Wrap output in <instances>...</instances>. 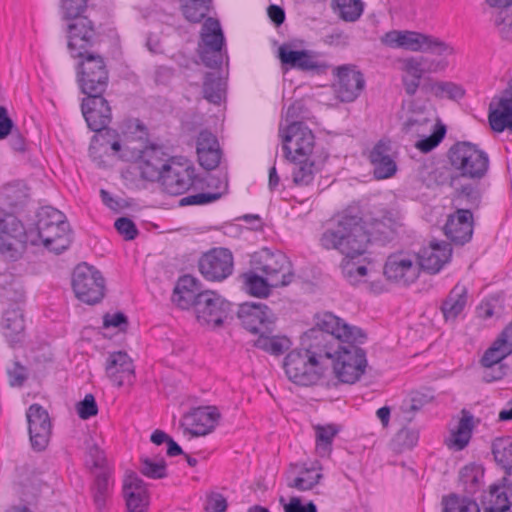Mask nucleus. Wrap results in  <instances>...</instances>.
Segmentation results:
<instances>
[{
    "instance_id": "41",
    "label": "nucleus",
    "mask_w": 512,
    "mask_h": 512,
    "mask_svg": "<svg viewBox=\"0 0 512 512\" xmlns=\"http://www.w3.org/2000/svg\"><path fill=\"white\" fill-rule=\"evenodd\" d=\"M491 504L488 507H495L501 511L511 512L512 506V479L510 476H503L490 485Z\"/></svg>"
},
{
    "instance_id": "63",
    "label": "nucleus",
    "mask_w": 512,
    "mask_h": 512,
    "mask_svg": "<svg viewBox=\"0 0 512 512\" xmlns=\"http://www.w3.org/2000/svg\"><path fill=\"white\" fill-rule=\"evenodd\" d=\"M220 192H202L194 195H188L179 200V206L206 205L220 199Z\"/></svg>"
},
{
    "instance_id": "46",
    "label": "nucleus",
    "mask_w": 512,
    "mask_h": 512,
    "mask_svg": "<svg viewBox=\"0 0 512 512\" xmlns=\"http://www.w3.org/2000/svg\"><path fill=\"white\" fill-rule=\"evenodd\" d=\"M441 506L442 512H481L479 504L473 497L455 492L443 495Z\"/></svg>"
},
{
    "instance_id": "38",
    "label": "nucleus",
    "mask_w": 512,
    "mask_h": 512,
    "mask_svg": "<svg viewBox=\"0 0 512 512\" xmlns=\"http://www.w3.org/2000/svg\"><path fill=\"white\" fill-rule=\"evenodd\" d=\"M475 427L474 417L467 410H461V418L455 430L451 431L450 438L446 441L449 448L461 451L469 444L473 429Z\"/></svg>"
},
{
    "instance_id": "9",
    "label": "nucleus",
    "mask_w": 512,
    "mask_h": 512,
    "mask_svg": "<svg viewBox=\"0 0 512 512\" xmlns=\"http://www.w3.org/2000/svg\"><path fill=\"white\" fill-rule=\"evenodd\" d=\"M60 7L63 18L71 21L67 26L70 46L81 47L90 43L99 32V27L88 15H84L88 0H60Z\"/></svg>"
},
{
    "instance_id": "13",
    "label": "nucleus",
    "mask_w": 512,
    "mask_h": 512,
    "mask_svg": "<svg viewBox=\"0 0 512 512\" xmlns=\"http://www.w3.org/2000/svg\"><path fill=\"white\" fill-rule=\"evenodd\" d=\"M284 157L296 162L300 158L311 157L315 136L305 123H290L285 128L279 127Z\"/></svg>"
},
{
    "instance_id": "21",
    "label": "nucleus",
    "mask_w": 512,
    "mask_h": 512,
    "mask_svg": "<svg viewBox=\"0 0 512 512\" xmlns=\"http://www.w3.org/2000/svg\"><path fill=\"white\" fill-rule=\"evenodd\" d=\"M333 74L337 77L333 83V89L336 97L341 102L350 103L355 101L365 88V78L363 73L357 69L356 65L344 64L333 69Z\"/></svg>"
},
{
    "instance_id": "20",
    "label": "nucleus",
    "mask_w": 512,
    "mask_h": 512,
    "mask_svg": "<svg viewBox=\"0 0 512 512\" xmlns=\"http://www.w3.org/2000/svg\"><path fill=\"white\" fill-rule=\"evenodd\" d=\"M419 261L414 254L398 252L387 257L384 275L387 280L402 286L414 283L420 275Z\"/></svg>"
},
{
    "instance_id": "11",
    "label": "nucleus",
    "mask_w": 512,
    "mask_h": 512,
    "mask_svg": "<svg viewBox=\"0 0 512 512\" xmlns=\"http://www.w3.org/2000/svg\"><path fill=\"white\" fill-rule=\"evenodd\" d=\"M72 288L81 302L95 305L105 296V279L99 270L83 262L73 270Z\"/></svg>"
},
{
    "instance_id": "3",
    "label": "nucleus",
    "mask_w": 512,
    "mask_h": 512,
    "mask_svg": "<svg viewBox=\"0 0 512 512\" xmlns=\"http://www.w3.org/2000/svg\"><path fill=\"white\" fill-rule=\"evenodd\" d=\"M313 319L314 326L301 336V346L327 371L329 363L345 345L343 327L350 325L329 311L316 313Z\"/></svg>"
},
{
    "instance_id": "42",
    "label": "nucleus",
    "mask_w": 512,
    "mask_h": 512,
    "mask_svg": "<svg viewBox=\"0 0 512 512\" xmlns=\"http://www.w3.org/2000/svg\"><path fill=\"white\" fill-rule=\"evenodd\" d=\"M25 291L22 283L13 275L7 274L0 281V303L20 305L24 302Z\"/></svg>"
},
{
    "instance_id": "22",
    "label": "nucleus",
    "mask_w": 512,
    "mask_h": 512,
    "mask_svg": "<svg viewBox=\"0 0 512 512\" xmlns=\"http://www.w3.org/2000/svg\"><path fill=\"white\" fill-rule=\"evenodd\" d=\"M278 58L283 68L312 71L318 75L325 74L329 65L317 60L314 52L306 49L295 50L291 43H283L278 48Z\"/></svg>"
},
{
    "instance_id": "32",
    "label": "nucleus",
    "mask_w": 512,
    "mask_h": 512,
    "mask_svg": "<svg viewBox=\"0 0 512 512\" xmlns=\"http://www.w3.org/2000/svg\"><path fill=\"white\" fill-rule=\"evenodd\" d=\"M105 371L110 381L118 387L132 384L135 379L133 361L125 351L110 353Z\"/></svg>"
},
{
    "instance_id": "8",
    "label": "nucleus",
    "mask_w": 512,
    "mask_h": 512,
    "mask_svg": "<svg viewBox=\"0 0 512 512\" xmlns=\"http://www.w3.org/2000/svg\"><path fill=\"white\" fill-rule=\"evenodd\" d=\"M125 151H130V154L124 152L120 155V159L125 161L141 160V177L151 182L160 180L174 162L163 146L149 142L141 146L125 144Z\"/></svg>"
},
{
    "instance_id": "27",
    "label": "nucleus",
    "mask_w": 512,
    "mask_h": 512,
    "mask_svg": "<svg viewBox=\"0 0 512 512\" xmlns=\"http://www.w3.org/2000/svg\"><path fill=\"white\" fill-rule=\"evenodd\" d=\"M197 175L192 165L172 162L160 180L165 192L170 195H181L195 183Z\"/></svg>"
},
{
    "instance_id": "45",
    "label": "nucleus",
    "mask_w": 512,
    "mask_h": 512,
    "mask_svg": "<svg viewBox=\"0 0 512 512\" xmlns=\"http://www.w3.org/2000/svg\"><path fill=\"white\" fill-rule=\"evenodd\" d=\"M484 470L480 465L470 463L461 468L459 482L463 487L464 494L473 497L482 487Z\"/></svg>"
},
{
    "instance_id": "28",
    "label": "nucleus",
    "mask_w": 512,
    "mask_h": 512,
    "mask_svg": "<svg viewBox=\"0 0 512 512\" xmlns=\"http://www.w3.org/2000/svg\"><path fill=\"white\" fill-rule=\"evenodd\" d=\"M446 237L455 245L468 243L473 235V214L470 209L457 208L443 227Z\"/></svg>"
},
{
    "instance_id": "50",
    "label": "nucleus",
    "mask_w": 512,
    "mask_h": 512,
    "mask_svg": "<svg viewBox=\"0 0 512 512\" xmlns=\"http://www.w3.org/2000/svg\"><path fill=\"white\" fill-rule=\"evenodd\" d=\"M316 433V449L321 456L330 454L334 437L340 432L336 424L317 425L314 427Z\"/></svg>"
},
{
    "instance_id": "62",
    "label": "nucleus",
    "mask_w": 512,
    "mask_h": 512,
    "mask_svg": "<svg viewBox=\"0 0 512 512\" xmlns=\"http://www.w3.org/2000/svg\"><path fill=\"white\" fill-rule=\"evenodd\" d=\"M279 502L283 506L284 512H318L317 506L313 501L303 503L302 499L298 496L291 497L289 502H286L285 498L281 496Z\"/></svg>"
},
{
    "instance_id": "60",
    "label": "nucleus",
    "mask_w": 512,
    "mask_h": 512,
    "mask_svg": "<svg viewBox=\"0 0 512 512\" xmlns=\"http://www.w3.org/2000/svg\"><path fill=\"white\" fill-rule=\"evenodd\" d=\"M203 291L178 289L176 285L172 295V301L181 309H189L193 307L194 310L197 308L199 297Z\"/></svg>"
},
{
    "instance_id": "53",
    "label": "nucleus",
    "mask_w": 512,
    "mask_h": 512,
    "mask_svg": "<svg viewBox=\"0 0 512 512\" xmlns=\"http://www.w3.org/2000/svg\"><path fill=\"white\" fill-rule=\"evenodd\" d=\"M431 123V119L424 107L415 108L414 104L411 105L410 115L403 123V131L406 133L415 132L419 133L422 127Z\"/></svg>"
},
{
    "instance_id": "40",
    "label": "nucleus",
    "mask_w": 512,
    "mask_h": 512,
    "mask_svg": "<svg viewBox=\"0 0 512 512\" xmlns=\"http://www.w3.org/2000/svg\"><path fill=\"white\" fill-rule=\"evenodd\" d=\"M467 303V289L456 284L442 301L440 310L446 321L455 320L464 310Z\"/></svg>"
},
{
    "instance_id": "56",
    "label": "nucleus",
    "mask_w": 512,
    "mask_h": 512,
    "mask_svg": "<svg viewBox=\"0 0 512 512\" xmlns=\"http://www.w3.org/2000/svg\"><path fill=\"white\" fill-rule=\"evenodd\" d=\"M140 462V472L144 476L151 479H163L167 477V464L163 458L159 461H154L149 457H142Z\"/></svg>"
},
{
    "instance_id": "16",
    "label": "nucleus",
    "mask_w": 512,
    "mask_h": 512,
    "mask_svg": "<svg viewBox=\"0 0 512 512\" xmlns=\"http://www.w3.org/2000/svg\"><path fill=\"white\" fill-rule=\"evenodd\" d=\"M195 313L200 323L220 327L233 318V305L217 292L205 290L199 297Z\"/></svg>"
},
{
    "instance_id": "17",
    "label": "nucleus",
    "mask_w": 512,
    "mask_h": 512,
    "mask_svg": "<svg viewBox=\"0 0 512 512\" xmlns=\"http://www.w3.org/2000/svg\"><path fill=\"white\" fill-rule=\"evenodd\" d=\"M198 269L208 281H223L233 273V254L230 249L225 247L211 248L199 258Z\"/></svg>"
},
{
    "instance_id": "25",
    "label": "nucleus",
    "mask_w": 512,
    "mask_h": 512,
    "mask_svg": "<svg viewBox=\"0 0 512 512\" xmlns=\"http://www.w3.org/2000/svg\"><path fill=\"white\" fill-rule=\"evenodd\" d=\"M219 419L220 413L215 406L196 407L184 415L181 427H184V435L205 436L215 429Z\"/></svg>"
},
{
    "instance_id": "19",
    "label": "nucleus",
    "mask_w": 512,
    "mask_h": 512,
    "mask_svg": "<svg viewBox=\"0 0 512 512\" xmlns=\"http://www.w3.org/2000/svg\"><path fill=\"white\" fill-rule=\"evenodd\" d=\"M425 57H410L404 60L403 71L405 75L402 76V83L405 92L409 96H414L418 89L425 94H433L437 97L440 81H433L431 78H425L422 82L421 79L425 71L430 70L427 66Z\"/></svg>"
},
{
    "instance_id": "58",
    "label": "nucleus",
    "mask_w": 512,
    "mask_h": 512,
    "mask_svg": "<svg viewBox=\"0 0 512 512\" xmlns=\"http://www.w3.org/2000/svg\"><path fill=\"white\" fill-rule=\"evenodd\" d=\"M220 78L213 72H206L204 75L202 90L206 100L218 104L221 101Z\"/></svg>"
},
{
    "instance_id": "5",
    "label": "nucleus",
    "mask_w": 512,
    "mask_h": 512,
    "mask_svg": "<svg viewBox=\"0 0 512 512\" xmlns=\"http://www.w3.org/2000/svg\"><path fill=\"white\" fill-rule=\"evenodd\" d=\"M345 345L329 363L336 378L345 384H354L367 367L366 351L359 345L367 340V334L357 326H344Z\"/></svg>"
},
{
    "instance_id": "6",
    "label": "nucleus",
    "mask_w": 512,
    "mask_h": 512,
    "mask_svg": "<svg viewBox=\"0 0 512 512\" xmlns=\"http://www.w3.org/2000/svg\"><path fill=\"white\" fill-rule=\"evenodd\" d=\"M446 156L458 181H481L488 172V154L472 142L457 141L448 149Z\"/></svg>"
},
{
    "instance_id": "43",
    "label": "nucleus",
    "mask_w": 512,
    "mask_h": 512,
    "mask_svg": "<svg viewBox=\"0 0 512 512\" xmlns=\"http://www.w3.org/2000/svg\"><path fill=\"white\" fill-rule=\"evenodd\" d=\"M253 346L272 356H281L292 346V341L285 335H272L261 333L254 341Z\"/></svg>"
},
{
    "instance_id": "57",
    "label": "nucleus",
    "mask_w": 512,
    "mask_h": 512,
    "mask_svg": "<svg viewBox=\"0 0 512 512\" xmlns=\"http://www.w3.org/2000/svg\"><path fill=\"white\" fill-rule=\"evenodd\" d=\"M36 216V228L38 232L42 231V224L44 223L47 224L46 227L48 229L50 226L61 224V222L66 220L65 215L52 206L41 207Z\"/></svg>"
},
{
    "instance_id": "34",
    "label": "nucleus",
    "mask_w": 512,
    "mask_h": 512,
    "mask_svg": "<svg viewBox=\"0 0 512 512\" xmlns=\"http://www.w3.org/2000/svg\"><path fill=\"white\" fill-rule=\"evenodd\" d=\"M42 226V231L38 232V236L47 250L55 254H61L70 247L72 232L68 221L65 220L61 224L50 226L48 229L47 224L44 223Z\"/></svg>"
},
{
    "instance_id": "36",
    "label": "nucleus",
    "mask_w": 512,
    "mask_h": 512,
    "mask_svg": "<svg viewBox=\"0 0 512 512\" xmlns=\"http://www.w3.org/2000/svg\"><path fill=\"white\" fill-rule=\"evenodd\" d=\"M452 188L454 189L452 204L456 209H470L472 212L480 207L482 200L480 181L463 183V180H459V184Z\"/></svg>"
},
{
    "instance_id": "7",
    "label": "nucleus",
    "mask_w": 512,
    "mask_h": 512,
    "mask_svg": "<svg viewBox=\"0 0 512 512\" xmlns=\"http://www.w3.org/2000/svg\"><path fill=\"white\" fill-rule=\"evenodd\" d=\"M250 266L271 281L272 287H286L295 279L290 259L280 250L263 247L250 257Z\"/></svg>"
},
{
    "instance_id": "29",
    "label": "nucleus",
    "mask_w": 512,
    "mask_h": 512,
    "mask_svg": "<svg viewBox=\"0 0 512 512\" xmlns=\"http://www.w3.org/2000/svg\"><path fill=\"white\" fill-rule=\"evenodd\" d=\"M415 256L419 261L420 271L436 274L450 261L452 248L448 242L431 241L429 246L423 247Z\"/></svg>"
},
{
    "instance_id": "44",
    "label": "nucleus",
    "mask_w": 512,
    "mask_h": 512,
    "mask_svg": "<svg viewBox=\"0 0 512 512\" xmlns=\"http://www.w3.org/2000/svg\"><path fill=\"white\" fill-rule=\"evenodd\" d=\"M111 474L112 470L100 471L91 485V494L95 508L98 512H102L106 508L107 500L111 495Z\"/></svg>"
},
{
    "instance_id": "30",
    "label": "nucleus",
    "mask_w": 512,
    "mask_h": 512,
    "mask_svg": "<svg viewBox=\"0 0 512 512\" xmlns=\"http://www.w3.org/2000/svg\"><path fill=\"white\" fill-rule=\"evenodd\" d=\"M122 494L127 512H148L150 497L145 482L134 472L123 482Z\"/></svg>"
},
{
    "instance_id": "4",
    "label": "nucleus",
    "mask_w": 512,
    "mask_h": 512,
    "mask_svg": "<svg viewBox=\"0 0 512 512\" xmlns=\"http://www.w3.org/2000/svg\"><path fill=\"white\" fill-rule=\"evenodd\" d=\"M101 33L98 32L94 39L81 47L70 46L67 48L73 58H79L77 64V83L81 93H105L109 86V70L105 58L91 49L100 42Z\"/></svg>"
},
{
    "instance_id": "47",
    "label": "nucleus",
    "mask_w": 512,
    "mask_h": 512,
    "mask_svg": "<svg viewBox=\"0 0 512 512\" xmlns=\"http://www.w3.org/2000/svg\"><path fill=\"white\" fill-rule=\"evenodd\" d=\"M253 269L241 275L245 290L249 295L266 298L270 295L272 284L271 281L264 275L260 276Z\"/></svg>"
},
{
    "instance_id": "54",
    "label": "nucleus",
    "mask_w": 512,
    "mask_h": 512,
    "mask_svg": "<svg viewBox=\"0 0 512 512\" xmlns=\"http://www.w3.org/2000/svg\"><path fill=\"white\" fill-rule=\"evenodd\" d=\"M87 451L85 456L86 465L92 469H99L100 471L111 470L108 465L107 458L104 450H102L98 444L93 442H86Z\"/></svg>"
},
{
    "instance_id": "1",
    "label": "nucleus",
    "mask_w": 512,
    "mask_h": 512,
    "mask_svg": "<svg viewBox=\"0 0 512 512\" xmlns=\"http://www.w3.org/2000/svg\"><path fill=\"white\" fill-rule=\"evenodd\" d=\"M400 226L394 210L384 206L375 207L364 221L359 206L350 205L338 213L319 239L326 250H337L348 257H359L366 253L369 243L385 246L398 236Z\"/></svg>"
},
{
    "instance_id": "12",
    "label": "nucleus",
    "mask_w": 512,
    "mask_h": 512,
    "mask_svg": "<svg viewBox=\"0 0 512 512\" xmlns=\"http://www.w3.org/2000/svg\"><path fill=\"white\" fill-rule=\"evenodd\" d=\"M82 99L81 111L88 128L99 132L102 140L106 137H116L117 131L108 128L112 120V110L105 93H85Z\"/></svg>"
},
{
    "instance_id": "18",
    "label": "nucleus",
    "mask_w": 512,
    "mask_h": 512,
    "mask_svg": "<svg viewBox=\"0 0 512 512\" xmlns=\"http://www.w3.org/2000/svg\"><path fill=\"white\" fill-rule=\"evenodd\" d=\"M237 317L242 327L252 334L273 333L276 316L272 309L261 302H244L239 305Z\"/></svg>"
},
{
    "instance_id": "61",
    "label": "nucleus",
    "mask_w": 512,
    "mask_h": 512,
    "mask_svg": "<svg viewBox=\"0 0 512 512\" xmlns=\"http://www.w3.org/2000/svg\"><path fill=\"white\" fill-rule=\"evenodd\" d=\"M222 152L218 146L197 151L199 164L206 170H213L220 164Z\"/></svg>"
},
{
    "instance_id": "52",
    "label": "nucleus",
    "mask_w": 512,
    "mask_h": 512,
    "mask_svg": "<svg viewBox=\"0 0 512 512\" xmlns=\"http://www.w3.org/2000/svg\"><path fill=\"white\" fill-rule=\"evenodd\" d=\"M315 470L316 468L314 466L311 468H302L300 475L295 477L293 480L288 481L287 486L289 488L297 489L298 491L312 490L323 478L322 473H315L312 475Z\"/></svg>"
},
{
    "instance_id": "51",
    "label": "nucleus",
    "mask_w": 512,
    "mask_h": 512,
    "mask_svg": "<svg viewBox=\"0 0 512 512\" xmlns=\"http://www.w3.org/2000/svg\"><path fill=\"white\" fill-rule=\"evenodd\" d=\"M293 163L295 164L292 172L293 183L296 186L310 185L314 180L315 162L310 157H304Z\"/></svg>"
},
{
    "instance_id": "33",
    "label": "nucleus",
    "mask_w": 512,
    "mask_h": 512,
    "mask_svg": "<svg viewBox=\"0 0 512 512\" xmlns=\"http://www.w3.org/2000/svg\"><path fill=\"white\" fill-rule=\"evenodd\" d=\"M368 159L373 166L374 177L378 180L390 178L397 171L396 162L391 156L389 140H379L370 151Z\"/></svg>"
},
{
    "instance_id": "39",
    "label": "nucleus",
    "mask_w": 512,
    "mask_h": 512,
    "mask_svg": "<svg viewBox=\"0 0 512 512\" xmlns=\"http://www.w3.org/2000/svg\"><path fill=\"white\" fill-rule=\"evenodd\" d=\"M491 453L503 476H512V436H500L493 439Z\"/></svg>"
},
{
    "instance_id": "49",
    "label": "nucleus",
    "mask_w": 512,
    "mask_h": 512,
    "mask_svg": "<svg viewBox=\"0 0 512 512\" xmlns=\"http://www.w3.org/2000/svg\"><path fill=\"white\" fill-rule=\"evenodd\" d=\"M512 353V347L506 344V340L497 337L492 345L484 352L480 359V363L483 367H492L496 364L503 363L505 359Z\"/></svg>"
},
{
    "instance_id": "55",
    "label": "nucleus",
    "mask_w": 512,
    "mask_h": 512,
    "mask_svg": "<svg viewBox=\"0 0 512 512\" xmlns=\"http://www.w3.org/2000/svg\"><path fill=\"white\" fill-rule=\"evenodd\" d=\"M446 132V126L443 123L438 122L434 125L431 135L425 136L417 141L416 148L424 153L432 151L442 142Z\"/></svg>"
},
{
    "instance_id": "10",
    "label": "nucleus",
    "mask_w": 512,
    "mask_h": 512,
    "mask_svg": "<svg viewBox=\"0 0 512 512\" xmlns=\"http://www.w3.org/2000/svg\"><path fill=\"white\" fill-rule=\"evenodd\" d=\"M283 367L290 381L301 386H312L325 375L319 361L307 350L293 349L284 358Z\"/></svg>"
},
{
    "instance_id": "24",
    "label": "nucleus",
    "mask_w": 512,
    "mask_h": 512,
    "mask_svg": "<svg viewBox=\"0 0 512 512\" xmlns=\"http://www.w3.org/2000/svg\"><path fill=\"white\" fill-rule=\"evenodd\" d=\"M28 433L31 446L35 451L46 449L52 433V424L47 410L34 403L26 411Z\"/></svg>"
},
{
    "instance_id": "2",
    "label": "nucleus",
    "mask_w": 512,
    "mask_h": 512,
    "mask_svg": "<svg viewBox=\"0 0 512 512\" xmlns=\"http://www.w3.org/2000/svg\"><path fill=\"white\" fill-rule=\"evenodd\" d=\"M181 12L190 23L202 25L197 52L202 63L211 69H221L224 58L225 38L220 22L207 17L212 7V0H180Z\"/></svg>"
},
{
    "instance_id": "35",
    "label": "nucleus",
    "mask_w": 512,
    "mask_h": 512,
    "mask_svg": "<svg viewBox=\"0 0 512 512\" xmlns=\"http://www.w3.org/2000/svg\"><path fill=\"white\" fill-rule=\"evenodd\" d=\"M2 210L13 215L27 205L29 201V189L22 181H14L5 184L0 192Z\"/></svg>"
},
{
    "instance_id": "15",
    "label": "nucleus",
    "mask_w": 512,
    "mask_h": 512,
    "mask_svg": "<svg viewBox=\"0 0 512 512\" xmlns=\"http://www.w3.org/2000/svg\"><path fill=\"white\" fill-rule=\"evenodd\" d=\"M27 244L24 224L12 213L0 218V254L11 261L18 260Z\"/></svg>"
},
{
    "instance_id": "14",
    "label": "nucleus",
    "mask_w": 512,
    "mask_h": 512,
    "mask_svg": "<svg viewBox=\"0 0 512 512\" xmlns=\"http://www.w3.org/2000/svg\"><path fill=\"white\" fill-rule=\"evenodd\" d=\"M387 43L411 51L430 52L437 55H450L454 50L444 41L432 35L415 31H392L386 34Z\"/></svg>"
},
{
    "instance_id": "64",
    "label": "nucleus",
    "mask_w": 512,
    "mask_h": 512,
    "mask_svg": "<svg viewBox=\"0 0 512 512\" xmlns=\"http://www.w3.org/2000/svg\"><path fill=\"white\" fill-rule=\"evenodd\" d=\"M7 375L11 387H22L28 379V369L19 361H14L7 369Z\"/></svg>"
},
{
    "instance_id": "31",
    "label": "nucleus",
    "mask_w": 512,
    "mask_h": 512,
    "mask_svg": "<svg viewBox=\"0 0 512 512\" xmlns=\"http://www.w3.org/2000/svg\"><path fill=\"white\" fill-rule=\"evenodd\" d=\"M1 332L11 347L23 342L25 338V315L20 305H9L2 311Z\"/></svg>"
},
{
    "instance_id": "59",
    "label": "nucleus",
    "mask_w": 512,
    "mask_h": 512,
    "mask_svg": "<svg viewBox=\"0 0 512 512\" xmlns=\"http://www.w3.org/2000/svg\"><path fill=\"white\" fill-rule=\"evenodd\" d=\"M354 258L355 257H348L344 255L340 264L341 272L350 284H356L367 274V267L364 265H357L353 262Z\"/></svg>"
},
{
    "instance_id": "23",
    "label": "nucleus",
    "mask_w": 512,
    "mask_h": 512,
    "mask_svg": "<svg viewBox=\"0 0 512 512\" xmlns=\"http://www.w3.org/2000/svg\"><path fill=\"white\" fill-rule=\"evenodd\" d=\"M121 131L124 137L119 140V134L116 137H106L101 143L102 146H109L111 150L120 155L125 152V144L129 146H141L149 142V131L147 126L138 118H129L122 122ZM130 154V151H126Z\"/></svg>"
},
{
    "instance_id": "37",
    "label": "nucleus",
    "mask_w": 512,
    "mask_h": 512,
    "mask_svg": "<svg viewBox=\"0 0 512 512\" xmlns=\"http://www.w3.org/2000/svg\"><path fill=\"white\" fill-rule=\"evenodd\" d=\"M419 178L427 188L448 185L451 188L459 184L458 177L453 168L447 165H424L419 169Z\"/></svg>"
},
{
    "instance_id": "48",
    "label": "nucleus",
    "mask_w": 512,
    "mask_h": 512,
    "mask_svg": "<svg viewBox=\"0 0 512 512\" xmlns=\"http://www.w3.org/2000/svg\"><path fill=\"white\" fill-rule=\"evenodd\" d=\"M330 7L345 22L357 21L364 11L362 0H331Z\"/></svg>"
},
{
    "instance_id": "26",
    "label": "nucleus",
    "mask_w": 512,
    "mask_h": 512,
    "mask_svg": "<svg viewBox=\"0 0 512 512\" xmlns=\"http://www.w3.org/2000/svg\"><path fill=\"white\" fill-rule=\"evenodd\" d=\"M488 121L492 131H512V78L501 97H494L489 104Z\"/></svg>"
}]
</instances>
